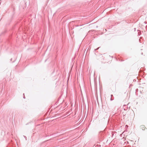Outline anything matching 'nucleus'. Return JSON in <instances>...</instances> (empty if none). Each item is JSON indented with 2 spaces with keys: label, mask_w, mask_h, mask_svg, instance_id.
<instances>
[{
  "label": "nucleus",
  "mask_w": 147,
  "mask_h": 147,
  "mask_svg": "<svg viewBox=\"0 0 147 147\" xmlns=\"http://www.w3.org/2000/svg\"><path fill=\"white\" fill-rule=\"evenodd\" d=\"M99 47H98V48H97L96 49H95V50H98V49H99Z\"/></svg>",
  "instance_id": "7ed1b4c3"
},
{
  "label": "nucleus",
  "mask_w": 147,
  "mask_h": 147,
  "mask_svg": "<svg viewBox=\"0 0 147 147\" xmlns=\"http://www.w3.org/2000/svg\"><path fill=\"white\" fill-rule=\"evenodd\" d=\"M112 96H113V95L112 94L111 95V97H112Z\"/></svg>",
  "instance_id": "423d86ee"
},
{
  "label": "nucleus",
  "mask_w": 147,
  "mask_h": 147,
  "mask_svg": "<svg viewBox=\"0 0 147 147\" xmlns=\"http://www.w3.org/2000/svg\"><path fill=\"white\" fill-rule=\"evenodd\" d=\"M134 81H135V80H134Z\"/></svg>",
  "instance_id": "f8f14e48"
},
{
  "label": "nucleus",
  "mask_w": 147,
  "mask_h": 147,
  "mask_svg": "<svg viewBox=\"0 0 147 147\" xmlns=\"http://www.w3.org/2000/svg\"><path fill=\"white\" fill-rule=\"evenodd\" d=\"M134 29H134V30H135H135H136V28H135Z\"/></svg>",
  "instance_id": "1a4fd4ad"
},
{
  "label": "nucleus",
  "mask_w": 147,
  "mask_h": 147,
  "mask_svg": "<svg viewBox=\"0 0 147 147\" xmlns=\"http://www.w3.org/2000/svg\"><path fill=\"white\" fill-rule=\"evenodd\" d=\"M138 35H140V34H139V32H138Z\"/></svg>",
  "instance_id": "0eeeda50"
},
{
  "label": "nucleus",
  "mask_w": 147,
  "mask_h": 147,
  "mask_svg": "<svg viewBox=\"0 0 147 147\" xmlns=\"http://www.w3.org/2000/svg\"><path fill=\"white\" fill-rule=\"evenodd\" d=\"M134 81H135V80H134Z\"/></svg>",
  "instance_id": "9b49d317"
},
{
  "label": "nucleus",
  "mask_w": 147,
  "mask_h": 147,
  "mask_svg": "<svg viewBox=\"0 0 147 147\" xmlns=\"http://www.w3.org/2000/svg\"><path fill=\"white\" fill-rule=\"evenodd\" d=\"M112 101L113 100V99H112V98H111L110 99Z\"/></svg>",
  "instance_id": "39448f33"
},
{
  "label": "nucleus",
  "mask_w": 147,
  "mask_h": 147,
  "mask_svg": "<svg viewBox=\"0 0 147 147\" xmlns=\"http://www.w3.org/2000/svg\"><path fill=\"white\" fill-rule=\"evenodd\" d=\"M12 60V59L11 58V60Z\"/></svg>",
  "instance_id": "9d476101"
},
{
  "label": "nucleus",
  "mask_w": 147,
  "mask_h": 147,
  "mask_svg": "<svg viewBox=\"0 0 147 147\" xmlns=\"http://www.w3.org/2000/svg\"><path fill=\"white\" fill-rule=\"evenodd\" d=\"M116 132L115 131L112 132V136H114V134L116 133Z\"/></svg>",
  "instance_id": "f257e3e1"
},
{
  "label": "nucleus",
  "mask_w": 147,
  "mask_h": 147,
  "mask_svg": "<svg viewBox=\"0 0 147 147\" xmlns=\"http://www.w3.org/2000/svg\"><path fill=\"white\" fill-rule=\"evenodd\" d=\"M141 54H142V55H143V53H141Z\"/></svg>",
  "instance_id": "6e6552de"
},
{
  "label": "nucleus",
  "mask_w": 147,
  "mask_h": 147,
  "mask_svg": "<svg viewBox=\"0 0 147 147\" xmlns=\"http://www.w3.org/2000/svg\"><path fill=\"white\" fill-rule=\"evenodd\" d=\"M23 136L24 137V138H25L26 140V138H27L26 137V136Z\"/></svg>",
  "instance_id": "f03ea898"
},
{
  "label": "nucleus",
  "mask_w": 147,
  "mask_h": 147,
  "mask_svg": "<svg viewBox=\"0 0 147 147\" xmlns=\"http://www.w3.org/2000/svg\"><path fill=\"white\" fill-rule=\"evenodd\" d=\"M23 95H24V96L23 97V98H25V96H24V94H23Z\"/></svg>",
  "instance_id": "20e7f679"
}]
</instances>
